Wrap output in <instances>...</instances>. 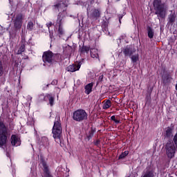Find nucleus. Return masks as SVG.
<instances>
[{"instance_id":"nucleus-1","label":"nucleus","mask_w":177,"mask_h":177,"mask_svg":"<svg viewBox=\"0 0 177 177\" xmlns=\"http://www.w3.org/2000/svg\"><path fill=\"white\" fill-rule=\"evenodd\" d=\"M153 8L156 10L155 14L157 15L158 17L164 19L167 15V10L164 8V5L161 3V0H154Z\"/></svg>"},{"instance_id":"nucleus-2","label":"nucleus","mask_w":177,"mask_h":177,"mask_svg":"<svg viewBox=\"0 0 177 177\" xmlns=\"http://www.w3.org/2000/svg\"><path fill=\"white\" fill-rule=\"evenodd\" d=\"M53 136L57 143L60 142V138L62 136V124H60V122L59 121L54 122V126L53 127Z\"/></svg>"},{"instance_id":"nucleus-3","label":"nucleus","mask_w":177,"mask_h":177,"mask_svg":"<svg viewBox=\"0 0 177 177\" xmlns=\"http://www.w3.org/2000/svg\"><path fill=\"white\" fill-rule=\"evenodd\" d=\"M73 118L74 121L82 122L88 120V113L84 109H78L73 113Z\"/></svg>"},{"instance_id":"nucleus-4","label":"nucleus","mask_w":177,"mask_h":177,"mask_svg":"<svg viewBox=\"0 0 177 177\" xmlns=\"http://www.w3.org/2000/svg\"><path fill=\"white\" fill-rule=\"evenodd\" d=\"M8 129L3 123L0 122V147L6 145L8 140Z\"/></svg>"},{"instance_id":"nucleus-5","label":"nucleus","mask_w":177,"mask_h":177,"mask_svg":"<svg viewBox=\"0 0 177 177\" xmlns=\"http://www.w3.org/2000/svg\"><path fill=\"white\" fill-rule=\"evenodd\" d=\"M56 57H59V55H55L52 51H46L42 56L43 62L49 63V64H52L53 62H57V58Z\"/></svg>"},{"instance_id":"nucleus-6","label":"nucleus","mask_w":177,"mask_h":177,"mask_svg":"<svg viewBox=\"0 0 177 177\" xmlns=\"http://www.w3.org/2000/svg\"><path fill=\"white\" fill-rule=\"evenodd\" d=\"M165 149L167 156L169 158L174 157L175 153H176V146H175L174 142L168 141L166 144Z\"/></svg>"},{"instance_id":"nucleus-7","label":"nucleus","mask_w":177,"mask_h":177,"mask_svg":"<svg viewBox=\"0 0 177 177\" xmlns=\"http://www.w3.org/2000/svg\"><path fill=\"white\" fill-rule=\"evenodd\" d=\"M67 4L64 3V1H59L53 6L55 12H65L66 10Z\"/></svg>"},{"instance_id":"nucleus-8","label":"nucleus","mask_w":177,"mask_h":177,"mask_svg":"<svg viewBox=\"0 0 177 177\" xmlns=\"http://www.w3.org/2000/svg\"><path fill=\"white\" fill-rule=\"evenodd\" d=\"M63 24V17H62V14L59 13L58 15V17L57 19V24L56 26L59 27L58 29V34L60 35H63L64 34V30H63V28L62 27V25Z\"/></svg>"},{"instance_id":"nucleus-9","label":"nucleus","mask_w":177,"mask_h":177,"mask_svg":"<svg viewBox=\"0 0 177 177\" xmlns=\"http://www.w3.org/2000/svg\"><path fill=\"white\" fill-rule=\"evenodd\" d=\"M14 26L16 28H21V26H23V15L19 14L17 15Z\"/></svg>"},{"instance_id":"nucleus-10","label":"nucleus","mask_w":177,"mask_h":177,"mask_svg":"<svg viewBox=\"0 0 177 177\" xmlns=\"http://www.w3.org/2000/svg\"><path fill=\"white\" fill-rule=\"evenodd\" d=\"M122 52L125 56H131V55L136 52V50L131 46H127L123 48Z\"/></svg>"},{"instance_id":"nucleus-11","label":"nucleus","mask_w":177,"mask_h":177,"mask_svg":"<svg viewBox=\"0 0 177 177\" xmlns=\"http://www.w3.org/2000/svg\"><path fill=\"white\" fill-rule=\"evenodd\" d=\"M11 143L12 146L17 147V146H20V145H21V140H20V138H19V136L12 135L11 136Z\"/></svg>"},{"instance_id":"nucleus-12","label":"nucleus","mask_w":177,"mask_h":177,"mask_svg":"<svg viewBox=\"0 0 177 177\" xmlns=\"http://www.w3.org/2000/svg\"><path fill=\"white\" fill-rule=\"evenodd\" d=\"M80 68H81V63H79L77 65H70L67 67V71L74 73L75 71H78Z\"/></svg>"},{"instance_id":"nucleus-13","label":"nucleus","mask_w":177,"mask_h":177,"mask_svg":"<svg viewBox=\"0 0 177 177\" xmlns=\"http://www.w3.org/2000/svg\"><path fill=\"white\" fill-rule=\"evenodd\" d=\"M165 138H171L174 136V129L172 127H167L165 130Z\"/></svg>"},{"instance_id":"nucleus-14","label":"nucleus","mask_w":177,"mask_h":177,"mask_svg":"<svg viewBox=\"0 0 177 177\" xmlns=\"http://www.w3.org/2000/svg\"><path fill=\"white\" fill-rule=\"evenodd\" d=\"M41 165L44 168V177H52V174H50V171H49L46 163L45 162H41Z\"/></svg>"},{"instance_id":"nucleus-15","label":"nucleus","mask_w":177,"mask_h":177,"mask_svg":"<svg viewBox=\"0 0 177 177\" xmlns=\"http://www.w3.org/2000/svg\"><path fill=\"white\" fill-rule=\"evenodd\" d=\"M90 17L91 19H99V17H100V11L97 9L93 10Z\"/></svg>"},{"instance_id":"nucleus-16","label":"nucleus","mask_w":177,"mask_h":177,"mask_svg":"<svg viewBox=\"0 0 177 177\" xmlns=\"http://www.w3.org/2000/svg\"><path fill=\"white\" fill-rule=\"evenodd\" d=\"M111 101L110 100H105L103 102L102 109H104V110H108V109L111 107Z\"/></svg>"},{"instance_id":"nucleus-17","label":"nucleus","mask_w":177,"mask_h":177,"mask_svg":"<svg viewBox=\"0 0 177 177\" xmlns=\"http://www.w3.org/2000/svg\"><path fill=\"white\" fill-rule=\"evenodd\" d=\"M91 56L93 59H97L99 57V54H97V49L96 48H91Z\"/></svg>"},{"instance_id":"nucleus-18","label":"nucleus","mask_w":177,"mask_h":177,"mask_svg":"<svg viewBox=\"0 0 177 177\" xmlns=\"http://www.w3.org/2000/svg\"><path fill=\"white\" fill-rule=\"evenodd\" d=\"M92 88H93V83L88 84L85 86V93L86 95H89V93H91V92H92Z\"/></svg>"},{"instance_id":"nucleus-19","label":"nucleus","mask_w":177,"mask_h":177,"mask_svg":"<svg viewBox=\"0 0 177 177\" xmlns=\"http://www.w3.org/2000/svg\"><path fill=\"white\" fill-rule=\"evenodd\" d=\"M41 145L45 147L49 146V139H48V137H41Z\"/></svg>"},{"instance_id":"nucleus-20","label":"nucleus","mask_w":177,"mask_h":177,"mask_svg":"<svg viewBox=\"0 0 177 177\" xmlns=\"http://www.w3.org/2000/svg\"><path fill=\"white\" fill-rule=\"evenodd\" d=\"M142 177H154V171L148 170L144 173Z\"/></svg>"},{"instance_id":"nucleus-21","label":"nucleus","mask_w":177,"mask_h":177,"mask_svg":"<svg viewBox=\"0 0 177 177\" xmlns=\"http://www.w3.org/2000/svg\"><path fill=\"white\" fill-rule=\"evenodd\" d=\"M169 23H175V20H176V15H175V12L171 13L168 17Z\"/></svg>"},{"instance_id":"nucleus-22","label":"nucleus","mask_w":177,"mask_h":177,"mask_svg":"<svg viewBox=\"0 0 177 177\" xmlns=\"http://www.w3.org/2000/svg\"><path fill=\"white\" fill-rule=\"evenodd\" d=\"M147 31H148V37L149 38L151 39L154 37V30H153V28H151V27H149L147 28Z\"/></svg>"},{"instance_id":"nucleus-23","label":"nucleus","mask_w":177,"mask_h":177,"mask_svg":"<svg viewBox=\"0 0 177 177\" xmlns=\"http://www.w3.org/2000/svg\"><path fill=\"white\" fill-rule=\"evenodd\" d=\"M26 28L29 30V31H32V30H34V22L30 21L27 24Z\"/></svg>"},{"instance_id":"nucleus-24","label":"nucleus","mask_w":177,"mask_h":177,"mask_svg":"<svg viewBox=\"0 0 177 177\" xmlns=\"http://www.w3.org/2000/svg\"><path fill=\"white\" fill-rule=\"evenodd\" d=\"M47 99H48V100H49L50 105L53 106V103L55 102V98L53 97V96H52V95H50V94H48Z\"/></svg>"},{"instance_id":"nucleus-25","label":"nucleus","mask_w":177,"mask_h":177,"mask_svg":"<svg viewBox=\"0 0 177 177\" xmlns=\"http://www.w3.org/2000/svg\"><path fill=\"white\" fill-rule=\"evenodd\" d=\"M80 52L81 53H88V52H89V47L82 46V48H80Z\"/></svg>"},{"instance_id":"nucleus-26","label":"nucleus","mask_w":177,"mask_h":177,"mask_svg":"<svg viewBox=\"0 0 177 177\" xmlns=\"http://www.w3.org/2000/svg\"><path fill=\"white\" fill-rule=\"evenodd\" d=\"M24 50H26V46H24V44H22L19 47V48L17 53V55H21V53L24 52Z\"/></svg>"},{"instance_id":"nucleus-27","label":"nucleus","mask_w":177,"mask_h":177,"mask_svg":"<svg viewBox=\"0 0 177 177\" xmlns=\"http://www.w3.org/2000/svg\"><path fill=\"white\" fill-rule=\"evenodd\" d=\"M131 59V62H133V63H136V62H138V60H139V55L136 54V55H132Z\"/></svg>"},{"instance_id":"nucleus-28","label":"nucleus","mask_w":177,"mask_h":177,"mask_svg":"<svg viewBox=\"0 0 177 177\" xmlns=\"http://www.w3.org/2000/svg\"><path fill=\"white\" fill-rule=\"evenodd\" d=\"M128 154H129V152L128 151H125L121 155L119 156V160H121L122 158H125V157H127V156Z\"/></svg>"},{"instance_id":"nucleus-29","label":"nucleus","mask_w":177,"mask_h":177,"mask_svg":"<svg viewBox=\"0 0 177 177\" xmlns=\"http://www.w3.org/2000/svg\"><path fill=\"white\" fill-rule=\"evenodd\" d=\"M3 74V67L2 66V62L0 61V77Z\"/></svg>"},{"instance_id":"nucleus-30","label":"nucleus","mask_w":177,"mask_h":177,"mask_svg":"<svg viewBox=\"0 0 177 177\" xmlns=\"http://www.w3.org/2000/svg\"><path fill=\"white\" fill-rule=\"evenodd\" d=\"M39 100L42 101V100H46L48 97H47V95L45 96L41 94L39 96Z\"/></svg>"},{"instance_id":"nucleus-31","label":"nucleus","mask_w":177,"mask_h":177,"mask_svg":"<svg viewBox=\"0 0 177 177\" xmlns=\"http://www.w3.org/2000/svg\"><path fill=\"white\" fill-rule=\"evenodd\" d=\"M46 26H47V27H48V28L49 30V28L52 26V22L46 24Z\"/></svg>"},{"instance_id":"nucleus-32","label":"nucleus","mask_w":177,"mask_h":177,"mask_svg":"<svg viewBox=\"0 0 177 177\" xmlns=\"http://www.w3.org/2000/svg\"><path fill=\"white\" fill-rule=\"evenodd\" d=\"M111 119L112 120V121H115V120H116L115 115L111 116Z\"/></svg>"},{"instance_id":"nucleus-33","label":"nucleus","mask_w":177,"mask_h":177,"mask_svg":"<svg viewBox=\"0 0 177 177\" xmlns=\"http://www.w3.org/2000/svg\"><path fill=\"white\" fill-rule=\"evenodd\" d=\"M115 122L116 123V124H119L120 123V120H117V119L115 120Z\"/></svg>"},{"instance_id":"nucleus-34","label":"nucleus","mask_w":177,"mask_h":177,"mask_svg":"<svg viewBox=\"0 0 177 177\" xmlns=\"http://www.w3.org/2000/svg\"><path fill=\"white\" fill-rule=\"evenodd\" d=\"M28 99H29L30 100H32V97H31V96H28Z\"/></svg>"},{"instance_id":"nucleus-35","label":"nucleus","mask_w":177,"mask_h":177,"mask_svg":"<svg viewBox=\"0 0 177 177\" xmlns=\"http://www.w3.org/2000/svg\"><path fill=\"white\" fill-rule=\"evenodd\" d=\"M58 120H60V118H58Z\"/></svg>"}]
</instances>
